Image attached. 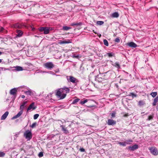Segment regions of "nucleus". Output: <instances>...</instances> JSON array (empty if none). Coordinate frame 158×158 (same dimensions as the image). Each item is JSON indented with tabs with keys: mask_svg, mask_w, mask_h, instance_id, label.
<instances>
[{
	"mask_svg": "<svg viewBox=\"0 0 158 158\" xmlns=\"http://www.w3.org/2000/svg\"><path fill=\"white\" fill-rule=\"evenodd\" d=\"M70 91L69 89L66 87H64L63 88H60L58 91V94L59 95L61 93H63V96L62 98H64L66 96V94L69 93Z\"/></svg>",
	"mask_w": 158,
	"mask_h": 158,
	"instance_id": "nucleus-1",
	"label": "nucleus"
},
{
	"mask_svg": "<svg viewBox=\"0 0 158 158\" xmlns=\"http://www.w3.org/2000/svg\"><path fill=\"white\" fill-rule=\"evenodd\" d=\"M38 30L40 32H43L45 34H47L49 33L50 30V28L48 27H41L38 28Z\"/></svg>",
	"mask_w": 158,
	"mask_h": 158,
	"instance_id": "nucleus-2",
	"label": "nucleus"
},
{
	"mask_svg": "<svg viewBox=\"0 0 158 158\" xmlns=\"http://www.w3.org/2000/svg\"><path fill=\"white\" fill-rule=\"evenodd\" d=\"M24 135L28 140L31 139L32 137L31 132L29 130H27L24 133Z\"/></svg>",
	"mask_w": 158,
	"mask_h": 158,
	"instance_id": "nucleus-3",
	"label": "nucleus"
},
{
	"mask_svg": "<svg viewBox=\"0 0 158 158\" xmlns=\"http://www.w3.org/2000/svg\"><path fill=\"white\" fill-rule=\"evenodd\" d=\"M44 66L45 68L51 70L54 67V65L52 62H48L44 64Z\"/></svg>",
	"mask_w": 158,
	"mask_h": 158,
	"instance_id": "nucleus-4",
	"label": "nucleus"
},
{
	"mask_svg": "<svg viewBox=\"0 0 158 158\" xmlns=\"http://www.w3.org/2000/svg\"><path fill=\"white\" fill-rule=\"evenodd\" d=\"M67 79L69 81L72 82L75 85H77V82H78L77 79L74 77L71 76L67 77Z\"/></svg>",
	"mask_w": 158,
	"mask_h": 158,
	"instance_id": "nucleus-5",
	"label": "nucleus"
},
{
	"mask_svg": "<svg viewBox=\"0 0 158 158\" xmlns=\"http://www.w3.org/2000/svg\"><path fill=\"white\" fill-rule=\"evenodd\" d=\"M151 153L153 155L156 156L158 154V150L155 147H152L150 148Z\"/></svg>",
	"mask_w": 158,
	"mask_h": 158,
	"instance_id": "nucleus-6",
	"label": "nucleus"
},
{
	"mask_svg": "<svg viewBox=\"0 0 158 158\" xmlns=\"http://www.w3.org/2000/svg\"><path fill=\"white\" fill-rule=\"evenodd\" d=\"M138 146L137 144H135L132 146H129L128 147V149L131 151H134L135 150L138 149Z\"/></svg>",
	"mask_w": 158,
	"mask_h": 158,
	"instance_id": "nucleus-7",
	"label": "nucleus"
},
{
	"mask_svg": "<svg viewBox=\"0 0 158 158\" xmlns=\"http://www.w3.org/2000/svg\"><path fill=\"white\" fill-rule=\"evenodd\" d=\"M88 101H89V102L90 103H91L93 102L96 103V102L94 100H88L87 99H85L83 101H81L80 102V103L81 105H83L85 103L88 102Z\"/></svg>",
	"mask_w": 158,
	"mask_h": 158,
	"instance_id": "nucleus-8",
	"label": "nucleus"
},
{
	"mask_svg": "<svg viewBox=\"0 0 158 158\" xmlns=\"http://www.w3.org/2000/svg\"><path fill=\"white\" fill-rule=\"evenodd\" d=\"M36 106H35V103L33 102L29 105L27 109V111L30 110L31 109L35 110L36 108Z\"/></svg>",
	"mask_w": 158,
	"mask_h": 158,
	"instance_id": "nucleus-9",
	"label": "nucleus"
},
{
	"mask_svg": "<svg viewBox=\"0 0 158 158\" xmlns=\"http://www.w3.org/2000/svg\"><path fill=\"white\" fill-rule=\"evenodd\" d=\"M107 123L109 125H113L116 124V122L113 119H108Z\"/></svg>",
	"mask_w": 158,
	"mask_h": 158,
	"instance_id": "nucleus-10",
	"label": "nucleus"
},
{
	"mask_svg": "<svg viewBox=\"0 0 158 158\" xmlns=\"http://www.w3.org/2000/svg\"><path fill=\"white\" fill-rule=\"evenodd\" d=\"M17 89L16 88H13L11 89L10 91V94L13 95H16V94L17 92Z\"/></svg>",
	"mask_w": 158,
	"mask_h": 158,
	"instance_id": "nucleus-11",
	"label": "nucleus"
},
{
	"mask_svg": "<svg viewBox=\"0 0 158 158\" xmlns=\"http://www.w3.org/2000/svg\"><path fill=\"white\" fill-rule=\"evenodd\" d=\"M127 45L129 47L133 48H135L137 46V45L133 42H130L127 44Z\"/></svg>",
	"mask_w": 158,
	"mask_h": 158,
	"instance_id": "nucleus-12",
	"label": "nucleus"
},
{
	"mask_svg": "<svg viewBox=\"0 0 158 158\" xmlns=\"http://www.w3.org/2000/svg\"><path fill=\"white\" fill-rule=\"evenodd\" d=\"M60 127L61 128V130L63 131L64 133L67 134L69 133V131L65 126L63 125H60Z\"/></svg>",
	"mask_w": 158,
	"mask_h": 158,
	"instance_id": "nucleus-13",
	"label": "nucleus"
},
{
	"mask_svg": "<svg viewBox=\"0 0 158 158\" xmlns=\"http://www.w3.org/2000/svg\"><path fill=\"white\" fill-rule=\"evenodd\" d=\"M23 111H20L16 115L14 116L12 118V119H15L19 117L23 114Z\"/></svg>",
	"mask_w": 158,
	"mask_h": 158,
	"instance_id": "nucleus-14",
	"label": "nucleus"
},
{
	"mask_svg": "<svg viewBox=\"0 0 158 158\" xmlns=\"http://www.w3.org/2000/svg\"><path fill=\"white\" fill-rule=\"evenodd\" d=\"M16 36L19 37H21L23 34V32L21 31L18 30H16Z\"/></svg>",
	"mask_w": 158,
	"mask_h": 158,
	"instance_id": "nucleus-15",
	"label": "nucleus"
},
{
	"mask_svg": "<svg viewBox=\"0 0 158 158\" xmlns=\"http://www.w3.org/2000/svg\"><path fill=\"white\" fill-rule=\"evenodd\" d=\"M13 27L16 28H20L22 27V25L19 23H17L13 24Z\"/></svg>",
	"mask_w": 158,
	"mask_h": 158,
	"instance_id": "nucleus-16",
	"label": "nucleus"
},
{
	"mask_svg": "<svg viewBox=\"0 0 158 158\" xmlns=\"http://www.w3.org/2000/svg\"><path fill=\"white\" fill-rule=\"evenodd\" d=\"M9 114V112L8 111H6L2 116L1 118V120L5 119Z\"/></svg>",
	"mask_w": 158,
	"mask_h": 158,
	"instance_id": "nucleus-17",
	"label": "nucleus"
},
{
	"mask_svg": "<svg viewBox=\"0 0 158 158\" xmlns=\"http://www.w3.org/2000/svg\"><path fill=\"white\" fill-rule=\"evenodd\" d=\"M111 16L113 18H118L119 16V14L117 12H114L112 14Z\"/></svg>",
	"mask_w": 158,
	"mask_h": 158,
	"instance_id": "nucleus-18",
	"label": "nucleus"
},
{
	"mask_svg": "<svg viewBox=\"0 0 158 158\" xmlns=\"http://www.w3.org/2000/svg\"><path fill=\"white\" fill-rule=\"evenodd\" d=\"M158 101V96H157L154 100L153 102L152 103L153 106H155L156 105V103Z\"/></svg>",
	"mask_w": 158,
	"mask_h": 158,
	"instance_id": "nucleus-19",
	"label": "nucleus"
},
{
	"mask_svg": "<svg viewBox=\"0 0 158 158\" xmlns=\"http://www.w3.org/2000/svg\"><path fill=\"white\" fill-rule=\"evenodd\" d=\"M58 91L56 93V95L57 96V97L59 98L60 99H63V98H62V96H63V92L62 93H60V94H59V95H58Z\"/></svg>",
	"mask_w": 158,
	"mask_h": 158,
	"instance_id": "nucleus-20",
	"label": "nucleus"
},
{
	"mask_svg": "<svg viewBox=\"0 0 158 158\" xmlns=\"http://www.w3.org/2000/svg\"><path fill=\"white\" fill-rule=\"evenodd\" d=\"M15 70L17 71H21L23 70V68L20 66H17L15 67Z\"/></svg>",
	"mask_w": 158,
	"mask_h": 158,
	"instance_id": "nucleus-21",
	"label": "nucleus"
},
{
	"mask_svg": "<svg viewBox=\"0 0 158 158\" xmlns=\"http://www.w3.org/2000/svg\"><path fill=\"white\" fill-rule=\"evenodd\" d=\"M126 145L127 144H130L133 142V140L131 139H129L126 140L125 141Z\"/></svg>",
	"mask_w": 158,
	"mask_h": 158,
	"instance_id": "nucleus-22",
	"label": "nucleus"
},
{
	"mask_svg": "<svg viewBox=\"0 0 158 158\" xmlns=\"http://www.w3.org/2000/svg\"><path fill=\"white\" fill-rule=\"evenodd\" d=\"M145 104V102L143 101H139L138 102V105L139 106H141Z\"/></svg>",
	"mask_w": 158,
	"mask_h": 158,
	"instance_id": "nucleus-23",
	"label": "nucleus"
},
{
	"mask_svg": "<svg viewBox=\"0 0 158 158\" xmlns=\"http://www.w3.org/2000/svg\"><path fill=\"white\" fill-rule=\"evenodd\" d=\"M71 28V27L66 26H64L63 27L62 29L64 31H67Z\"/></svg>",
	"mask_w": 158,
	"mask_h": 158,
	"instance_id": "nucleus-24",
	"label": "nucleus"
},
{
	"mask_svg": "<svg viewBox=\"0 0 158 158\" xmlns=\"http://www.w3.org/2000/svg\"><path fill=\"white\" fill-rule=\"evenodd\" d=\"M28 90L27 91H26L24 92V93L25 94L27 95H31V90H29V89L28 88Z\"/></svg>",
	"mask_w": 158,
	"mask_h": 158,
	"instance_id": "nucleus-25",
	"label": "nucleus"
},
{
	"mask_svg": "<svg viewBox=\"0 0 158 158\" xmlns=\"http://www.w3.org/2000/svg\"><path fill=\"white\" fill-rule=\"evenodd\" d=\"M82 23L81 22L77 23H73L71 24L72 26H74L76 25H81Z\"/></svg>",
	"mask_w": 158,
	"mask_h": 158,
	"instance_id": "nucleus-26",
	"label": "nucleus"
},
{
	"mask_svg": "<svg viewBox=\"0 0 158 158\" xmlns=\"http://www.w3.org/2000/svg\"><path fill=\"white\" fill-rule=\"evenodd\" d=\"M118 144L121 146H122L124 147H125L126 146V143H125V141L124 142H118Z\"/></svg>",
	"mask_w": 158,
	"mask_h": 158,
	"instance_id": "nucleus-27",
	"label": "nucleus"
},
{
	"mask_svg": "<svg viewBox=\"0 0 158 158\" xmlns=\"http://www.w3.org/2000/svg\"><path fill=\"white\" fill-rule=\"evenodd\" d=\"M113 65L115 67L117 68L118 69H119L120 68V66L118 62L115 63Z\"/></svg>",
	"mask_w": 158,
	"mask_h": 158,
	"instance_id": "nucleus-28",
	"label": "nucleus"
},
{
	"mask_svg": "<svg viewBox=\"0 0 158 158\" xmlns=\"http://www.w3.org/2000/svg\"><path fill=\"white\" fill-rule=\"evenodd\" d=\"M96 23L98 25H101L104 23V22L103 21H97Z\"/></svg>",
	"mask_w": 158,
	"mask_h": 158,
	"instance_id": "nucleus-29",
	"label": "nucleus"
},
{
	"mask_svg": "<svg viewBox=\"0 0 158 158\" xmlns=\"http://www.w3.org/2000/svg\"><path fill=\"white\" fill-rule=\"evenodd\" d=\"M103 43L106 46H108L109 45V44L108 41L107 40L105 39L103 40Z\"/></svg>",
	"mask_w": 158,
	"mask_h": 158,
	"instance_id": "nucleus-30",
	"label": "nucleus"
},
{
	"mask_svg": "<svg viewBox=\"0 0 158 158\" xmlns=\"http://www.w3.org/2000/svg\"><path fill=\"white\" fill-rule=\"evenodd\" d=\"M80 100V99L79 98L75 99L73 101L72 104H75L76 103L78 102Z\"/></svg>",
	"mask_w": 158,
	"mask_h": 158,
	"instance_id": "nucleus-31",
	"label": "nucleus"
},
{
	"mask_svg": "<svg viewBox=\"0 0 158 158\" xmlns=\"http://www.w3.org/2000/svg\"><path fill=\"white\" fill-rule=\"evenodd\" d=\"M157 94V92H152L151 94V95H152V96L154 98L156 97V96Z\"/></svg>",
	"mask_w": 158,
	"mask_h": 158,
	"instance_id": "nucleus-32",
	"label": "nucleus"
},
{
	"mask_svg": "<svg viewBox=\"0 0 158 158\" xmlns=\"http://www.w3.org/2000/svg\"><path fill=\"white\" fill-rule=\"evenodd\" d=\"M153 116L152 115H150V116H148V119H147V120H151L153 119Z\"/></svg>",
	"mask_w": 158,
	"mask_h": 158,
	"instance_id": "nucleus-33",
	"label": "nucleus"
},
{
	"mask_svg": "<svg viewBox=\"0 0 158 158\" xmlns=\"http://www.w3.org/2000/svg\"><path fill=\"white\" fill-rule=\"evenodd\" d=\"M39 115L38 114H35L34 116V119H36L39 116Z\"/></svg>",
	"mask_w": 158,
	"mask_h": 158,
	"instance_id": "nucleus-34",
	"label": "nucleus"
},
{
	"mask_svg": "<svg viewBox=\"0 0 158 158\" xmlns=\"http://www.w3.org/2000/svg\"><path fill=\"white\" fill-rule=\"evenodd\" d=\"M70 43V42L69 41H66L65 40H64L61 42V43L63 44H68Z\"/></svg>",
	"mask_w": 158,
	"mask_h": 158,
	"instance_id": "nucleus-35",
	"label": "nucleus"
},
{
	"mask_svg": "<svg viewBox=\"0 0 158 158\" xmlns=\"http://www.w3.org/2000/svg\"><path fill=\"white\" fill-rule=\"evenodd\" d=\"M36 124H37L35 122V123H32V125L31 126V127L32 128H33L35 127V126H36Z\"/></svg>",
	"mask_w": 158,
	"mask_h": 158,
	"instance_id": "nucleus-36",
	"label": "nucleus"
},
{
	"mask_svg": "<svg viewBox=\"0 0 158 158\" xmlns=\"http://www.w3.org/2000/svg\"><path fill=\"white\" fill-rule=\"evenodd\" d=\"M115 42L119 43L120 41V39L118 38H116L114 40Z\"/></svg>",
	"mask_w": 158,
	"mask_h": 158,
	"instance_id": "nucleus-37",
	"label": "nucleus"
},
{
	"mask_svg": "<svg viewBox=\"0 0 158 158\" xmlns=\"http://www.w3.org/2000/svg\"><path fill=\"white\" fill-rule=\"evenodd\" d=\"M107 54L109 57H111L113 56V53L112 52L108 53H107Z\"/></svg>",
	"mask_w": 158,
	"mask_h": 158,
	"instance_id": "nucleus-38",
	"label": "nucleus"
},
{
	"mask_svg": "<svg viewBox=\"0 0 158 158\" xmlns=\"http://www.w3.org/2000/svg\"><path fill=\"white\" fill-rule=\"evenodd\" d=\"M38 156L39 157H42L43 156V152H40L38 154Z\"/></svg>",
	"mask_w": 158,
	"mask_h": 158,
	"instance_id": "nucleus-39",
	"label": "nucleus"
},
{
	"mask_svg": "<svg viewBox=\"0 0 158 158\" xmlns=\"http://www.w3.org/2000/svg\"><path fill=\"white\" fill-rule=\"evenodd\" d=\"M5 155V154L3 152H0V157H3Z\"/></svg>",
	"mask_w": 158,
	"mask_h": 158,
	"instance_id": "nucleus-40",
	"label": "nucleus"
},
{
	"mask_svg": "<svg viewBox=\"0 0 158 158\" xmlns=\"http://www.w3.org/2000/svg\"><path fill=\"white\" fill-rule=\"evenodd\" d=\"M130 95L133 96V97H136V94H135L134 93H130Z\"/></svg>",
	"mask_w": 158,
	"mask_h": 158,
	"instance_id": "nucleus-41",
	"label": "nucleus"
},
{
	"mask_svg": "<svg viewBox=\"0 0 158 158\" xmlns=\"http://www.w3.org/2000/svg\"><path fill=\"white\" fill-rule=\"evenodd\" d=\"M24 106H23L21 105L20 106V109L21 110L20 111L22 110V111H23V110L24 109Z\"/></svg>",
	"mask_w": 158,
	"mask_h": 158,
	"instance_id": "nucleus-42",
	"label": "nucleus"
},
{
	"mask_svg": "<svg viewBox=\"0 0 158 158\" xmlns=\"http://www.w3.org/2000/svg\"><path fill=\"white\" fill-rule=\"evenodd\" d=\"M27 101H25V102H23L22 103V104H21V106H24L25 105V104H27Z\"/></svg>",
	"mask_w": 158,
	"mask_h": 158,
	"instance_id": "nucleus-43",
	"label": "nucleus"
},
{
	"mask_svg": "<svg viewBox=\"0 0 158 158\" xmlns=\"http://www.w3.org/2000/svg\"><path fill=\"white\" fill-rule=\"evenodd\" d=\"M80 150L81 152H84L85 151V149L83 148H80Z\"/></svg>",
	"mask_w": 158,
	"mask_h": 158,
	"instance_id": "nucleus-44",
	"label": "nucleus"
},
{
	"mask_svg": "<svg viewBox=\"0 0 158 158\" xmlns=\"http://www.w3.org/2000/svg\"><path fill=\"white\" fill-rule=\"evenodd\" d=\"M16 95H13V97H12V100L14 101L16 98Z\"/></svg>",
	"mask_w": 158,
	"mask_h": 158,
	"instance_id": "nucleus-45",
	"label": "nucleus"
},
{
	"mask_svg": "<svg viewBox=\"0 0 158 158\" xmlns=\"http://www.w3.org/2000/svg\"><path fill=\"white\" fill-rule=\"evenodd\" d=\"M111 116L112 117H114L115 116V113H112L111 114Z\"/></svg>",
	"mask_w": 158,
	"mask_h": 158,
	"instance_id": "nucleus-46",
	"label": "nucleus"
},
{
	"mask_svg": "<svg viewBox=\"0 0 158 158\" xmlns=\"http://www.w3.org/2000/svg\"><path fill=\"white\" fill-rule=\"evenodd\" d=\"M128 115H128V114L127 113L125 114L124 115V116L125 117H127V116H128Z\"/></svg>",
	"mask_w": 158,
	"mask_h": 158,
	"instance_id": "nucleus-47",
	"label": "nucleus"
},
{
	"mask_svg": "<svg viewBox=\"0 0 158 158\" xmlns=\"http://www.w3.org/2000/svg\"><path fill=\"white\" fill-rule=\"evenodd\" d=\"M73 57H75V58H78V57H79V56H78V55H76V56L74 55V56H73Z\"/></svg>",
	"mask_w": 158,
	"mask_h": 158,
	"instance_id": "nucleus-48",
	"label": "nucleus"
},
{
	"mask_svg": "<svg viewBox=\"0 0 158 158\" xmlns=\"http://www.w3.org/2000/svg\"><path fill=\"white\" fill-rule=\"evenodd\" d=\"M89 107H95V106L94 105H90L89 106H88Z\"/></svg>",
	"mask_w": 158,
	"mask_h": 158,
	"instance_id": "nucleus-49",
	"label": "nucleus"
},
{
	"mask_svg": "<svg viewBox=\"0 0 158 158\" xmlns=\"http://www.w3.org/2000/svg\"><path fill=\"white\" fill-rule=\"evenodd\" d=\"M4 69V70H5V68H0V70H3Z\"/></svg>",
	"mask_w": 158,
	"mask_h": 158,
	"instance_id": "nucleus-50",
	"label": "nucleus"
},
{
	"mask_svg": "<svg viewBox=\"0 0 158 158\" xmlns=\"http://www.w3.org/2000/svg\"><path fill=\"white\" fill-rule=\"evenodd\" d=\"M25 96L24 95H22L21 96V98H25Z\"/></svg>",
	"mask_w": 158,
	"mask_h": 158,
	"instance_id": "nucleus-51",
	"label": "nucleus"
},
{
	"mask_svg": "<svg viewBox=\"0 0 158 158\" xmlns=\"http://www.w3.org/2000/svg\"><path fill=\"white\" fill-rule=\"evenodd\" d=\"M156 109L158 110V105L156 106Z\"/></svg>",
	"mask_w": 158,
	"mask_h": 158,
	"instance_id": "nucleus-52",
	"label": "nucleus"
},
{
	"mask_svg": "<svg viewBox=\"0 0 158 158\" xmlns=\"http://www.w3.org/2000/svg\"><path fill=\"white\" fill-rule=\"evenodd\" d=\"M19 134V133H18L17 134H16V135H15V136H16V137H17L18 136V135Z\"/></svg>",
	"mask_w": 158,
	"mask_h": 158,
	"instance_id": "nucleus-53",
	"label": "nucleus"
},
{
	"mask_svg": "<svg viewBox=\"0 0 158 158\" xmlns=\"http://www.w3.org/2000/svg\"><path fill=\"white\" fill-rule=\"evenodd\" d=\"M3 52H0V55H2V54Z\"/></svg>",
	"mask_w": 158,
	"mask_h": 158,
	"instance_id": "nucleus-54",
	"label": "nucleus"
},
{
	"mask_svg": "<svg viewBox=\"0 0 158 158\" xmlns=\"http://www.w3.org/2000/svg\"><path fill=\"white\" fill-rule=\"evenodd\" d=\"M43 73H48V72H46V71H44L43 72Z\"/></svg>",
	"mask_w": 158,
	"mask_h": 158,
	"instance_id": "nucleus-55",
	"label": "nucleus"
},
{
	"mask_svg": "<svg viewBox=\"0 0 158 158\" xmlns=\"http://www.w3.org/2000/svg\"><path fill=\"white\" fill-rule=\"evenodd\" d=\"M2 61V59H0V63Z\"/></svg>",
	"mask_w": 158,
	"mask_h": 158,
	"instance_id": "nucleus-56",
	"label": "nucleus"
},
{
	"mask_svg": "<svg viewBox=\"0 0 158 158\" xmlns=\"http://www.w3.org/2000/svg\"><path fill=\"white\" fill-rule=\"evenodd\" d=\"M34 29H35V28H33L32 29V31H34Z\"/></svg>",
	"mask_w": 158,
	"mask_h": 158,
	"instance_id": "nucleus-57",
	"label": "nucleus"
},
{
	"mask_svg": "<svg viewBox=\"0 0 158 158\" xmlns=\"http://www.w3.org/2000/svg\"><path fill=\"white\" fill-rule=\"evenodd\" d=\"M35 37H38V36H36V35H35Z\"/></svg>",
	"mask_w": 158,
	"mask_h": 158,
	"instance_id": "nucleus-58",
	"label": "nucleus"
},
{
	"mask_svg": "<svg viewBox=\"0 0 158 158\" xmlns=\"http://www.w3.org/2000/svg\"><path fill=\"white\" fill-rule=\"evenodd\" d=\"M96 34L97 33L95 32H94Z\"/></svg>",
	"mask_w": 158,
	"mask_h": 158,
	"instance_id": "nucleus-59",
	"label": "nucleus"
},
{
	"mask_svg": "<svg viewBox=\"0 0 158 158\" xmlns=\"http://www.w3.org/2000/svg\"><path fill=\"white\" fill-rule=\"evenodd\" d=\"M25 158H27V157H26Z\"/></svg>",
	"mask_w": 158,
	"mask_h": 158,
	"instance_id": "nucleus-60",
	"label": "nucleus"
}]
</instances>
